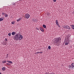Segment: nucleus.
<instances>
[{
    "instance_id": "f257e3e1",
    "label": "nucleus",
    "mask_w": 74,
    "mask_h": 74,
    "mask_svg": "<svg viewBox=\"0 0 74 74\" xmlns=\"http://www.w3.org/2000/svg\"><path fill=\"white\" fill-rule=\"evenodd\" d=\"M61 40L62 38L60 37L56 38L53 41L55 45H58V44L60 43V41Z\"/></svg>"
},
{
    "instance_id": "f03ea898",
    "label": "nucleus",
    "mask_w": 74,
    "mask_h": 74,
    "mask_svg": "<svg viewBox=\"0 0 74 74\" xmlns=\"http://www.w3.org/2000/svg\"><path fill=\"white\" fill-rule=\"evenodd\" d=\"M14 38L16 40H21L23 38V36L19 34H17L15 35L14 36Z\"/></svg>"
},
{
    "instance_id": "7ed1b4c3",
    "label": "nucleus",
    "mask_w": 74,
    "mask_h": 74,
    "mask_svg": "<svg viewBox=\"0 0 74 74\" xmlns=\"http://www.w3.org/2000/svg\"><path fill=\"white\" fill-rule=\"evenodd\" d=\"M25 17L26 19H29L30 17V15L29 14H26L25 15Z\"/></svg>"
},
{
    "instance_id": "20e7f679",
    "label": "nucleus",
    "mask_w": 74,
    "mask_h": 74,
    "mask_svg": "<svg viewBox=\"0 0 74 74\" xmlns=\"http://www.w3.org/2000/svg\"><path fill=\"white\" fill-rule=\"evenodd\" d=\"M18 6V5H17V3H13L12 4V6L13 7H14V6H15V5Z\"/></svg>"
},
{
    "instance_id": "39448f33",
    "label": "nucleus",
    "mask_w": 74,
    "mask_h": 74,
    "mask_svg": "<svg viewBox=\"0 0 74 74\" xmlns=\"http://www.w3.org/2000/svg\"><path fill=\"white\" fill-rule=\"evenodd\" d=\"M40 29L42 32H44V29L42 28H40Z\"/></svg>"
},
{
    "instance_id": "423d86ee",
    "label": "nucleus",
    "mask_w": 74,
    "mask_h": 74,
    "mask_svg": "<svg viewBox=\"0 0 74 74\" xmlns=\"http://www.w3.org/2000/svg\"><path fill=\"white\" fill-rule=\"evenodd\" d=\"M66 29H71V28H70V27L69 26V25H66Z\"/></svg>"
},
{
    "instance_id": "0eeeda50",
    "label": "nucleus",
    "mask_w": 74,
    "mask_h": 74,
    "mask_svg": "<svg viewBox=\"0 0 74 74\" xmlns=\"http://www.w3.org/2000/svg\"><path fill=\"white\" fill-rule=\"evenodd\" d=\"M66 42H70V40H69V38H67L66 39Z\"/></svg>"
},
{
    "instance_id": "6e6552de",
    "label": "nucleus",
    "mask_w": 74,
    "mask_h": 74,
    "mask_svg": "<svg viewBox=\"0 0 74 74\" xmlns=\"http://www.w3.org/2000/svg\"><path fill=\"white\" fill-rule=\"evenodd\" d=\"M56 23L57 25V26H59V23H58V20H56Z\"/></svg>"
},
{
    "instance_id": "1a4fd4ad",
    "label": "nucleus",
    "mask_w": 74,
    "mask_h": 74,
    "mask_svg": "<svg viewBox=\"0 0 74 74\" xmlns=\"http://www.w3.org/2000/svg\"><path fill=\"white\" fill-rule=\"evenodd\" d=\"M15 34H16V32H13L12 33V36H14Z\"/></svg>"
},
{
    "instance_id": "9d476101",
    "label": "nucleus",
    "mask_w": 74,
    "mask_h": 74,
    "mask_svg": "<svg viewBox=\"0 0 74 74\" xmlns=\"http://www.w3.org/2000/svg\"><path fill=\"white\" fill-rule=\"evenodd\" d=\"M2 71H4L5 70V67H3L2 69Z\"/></svg>"
},
{
    "instance_id": "9b49d317",
    "label": "nucleus",
    "mask_w": 74,
    "mask_h": 74,
    "mask_svg": "<svg viewBox=\"0 0 74 74\" xmlns=\"http://www.w3.org/2000/svg\"><path fill=\"white\" fill-rule=\"evenodd\" d=\"M7 62H8V63H11V64H12V61H10L7 60Z\"/></svg>"
},
{
    "instance_id": "f8f14e48",
    "label": "nucleus",
    "mask_w": 74,
    "mask_h": 74,
    "mask_svg": "<svg viewBox=\"0 0 74 74\" xmlns=\"http://www.w3.org/2000/svg\"><path fill=\"white\" fill-rule=\"evenodd\" d=\"M69 42H66L65 43V45H69Z\"/></svg>"
},
{
    "instance_id": "ddd939ff",
    "label": "nucleus",
    "mask_w": 74,
    "mask_h": 74,
    "mask_svg": "<svg viewBox=\"0 0 74 74\" xmlns=\"http://www.w3.org/2000/svg\"><path fill=\"white\" fill-rule=\"evenodd\" d=\"M67 25H64L63 26V27L64 29H66Z\"/></svg>"
},
{
    "instance_id": "4468645a",
    "label": "nucleus",
    "mask_w": 74,
    "mask_h": 74,
    "mask_svg": "<svg viewBox=\"0 0 74 74\" xmlns=\"http://www.w3.org/2000/svg\"><path fill=\"white\" fill-rule=\"evenodd\" d=\"M43 27L45 29V28L47 27H46V25H43Z\"/></svg>"
},
{
    "instance_id": "2eb2a0df",
    "label": "nucleus",
    "mask_w": 74,
    "mask_h": 74,
    "mask_svg": "<svg viewBox=\"0 0 74 74\" xmlns=\"http://www.w3.org/2000/svg\"><path fill=\"white\" fill-rule=\"evenodd\" d=\"M21 19H22V18H20L19 19L17 20V22H19V21H21Z\"/></svg>"
},
{
    "instance_id": "dca6fc26",
    "label": "nucleus",
    "mask_w": 74,
    "mask_h": 74,
    "mask_svg": "<svg viewBox=\"0 0 74 74\" xmlns=\"http://www.w3.org/2000/svg\"><path fill=\"white\" fill-rule=\"evenodd\" d=\"M33 22H36V19L34 18L33 19Z\"/></svg>"
},
{
    "instance_id": "f3484780",
    "label": "nucleus",
    "mask_w": 74,
    "mask_h": 74,
    "mask_svg": "<svg viewBox=\"0 0 74 74\" xmlns=\"http://www.w3.org/2000/svg\"><path fill=\"white\" fill-rule=\"evenodd\" d=\"M7 62V61L6 60H5L4 61H2L3 63H5Z\"/></svg>"
},
{
    "instance_id": "a211bd4d",
    "label": "nucleus",
    "mask_w": 74,
    "mask_h": 74,
    "mask_svg": "<svg viewBox=\"0 0 74 74\" xmlns=\"http://www.w3.org/2000/svg\"><path fill=\"white\" fill-rule=\"evenodd\" d=\"M5 16L6 18H7V17H8V14H5Z\"/></svg>"
},
{
    "instance_id": "6ab92c4d",
    "label": "nucleus",
    "mask_w": 74,
    "mask_h": 74,
    "mask_svg": "<svg viewBox=\"0 0 74 74\" xmlns=\"http://www.w3.org/2000/svg\"><path fill=\"white\" fill-rule=\"evenodd\" d=\"M4 20V19L3 18H0V21H3Z\"/></svg>"
},
{
    "instance_id": "aec40b11",
    "label": "nucleus",
    "mask_w": 74,
    "mask_h": 74,
    "mask_svg": "<svg viewBox=\"0 0 74 74\" xmlns=\"http://www.w3.org/2000/svg\"><path fill=\"white\" fill-rule=\"evenodd\" d=\"M8 35L9 36V37H10V36H11V33H9V34H8Z\"/></svg>"
},
{
    "instance_id": "412c9836",
    "label": "nucleus",
    "mask_w": 74,
    "mask_h": 74,
    "mask_svg": "<svg viewBox=\"0 0 74 74\" xmlns=\"http://www.w3.org/2000/svg\"><path fill=\"white\" fill-rule=\"evenodd\" d=\"M72 66L74 67V63H72L71 64Z\"/></svg>"
},
{
    "instance_id": "4be33fe9",
    "label": "nucleus",
    "mask_w": 74,
    "mask_h": 74,
    "mask_svg": "<svg viewBox=\"0 0 74 74\" xmlns=\"http://www.w3.org/2000/svg\"><path fill=\"white\" fill-rule=\"evenodd\" d=\"M71 27H72V29H73L74 30V25H72Z\"/></svg>"
},
{
    "instance_id": "5701e85b",
    "label": "nucleus",
    "mask_w": 74,
    "mask_h": 74,
    "mask_svg": "<svg viewBox=\"0 0 74 74\" xmlns=\"http://www.w3.org/2000/svg\"><path fill=\"white\" fill-rule=\"evenodd\" d=\"M12 24V25H14V23H15V21L12 22H11Z\"/></svg>"
},
{
    "instance_id": "b1692460",
    "label": "nucleus",
    "mask_w": 74,
    "mask_h": 74,
    "mask_svg": "<svg viewBox=\"0 0 74 74\" xmlns=\"http://www.w3.org/2000/svg\"><path fill=\"white\" fill-rule=\"evenodd\" d=\"M48 48L49 49H51V46H49L48 47Z\"/></svg>"
},
{
    "instance_id": "393cba45",
    "label": "nucleus",
    "mask_w": 74,
    "mask_h": 74,
    "mask_svg": "<svg viewBox=\"0 0 74 74\" xmlns=\"http://www.w3.org/2000/svg\"><path fill=\"white\" fill-rule=\"evenodd\" d=\"M2 14L3 15H5V14L4 12H2Z\"/></svg>"
},
{
    "instance_id": "a878e982",
    "label": "nucleus",
    "mask_w": 74,
    "mask_h": 74,
    "mask_svg": "<svg viewBox=\"0 0 74 74\" xmlns=\"http://www.w3.org/2000/svg\"><path fill=\"white\" fill-rule=\"evenodd\" d=\"M3 45H6V43L5 42H3Z\"/></svg>"
},
{
    "instance_id": "bb28decb",
    "label": "nucleus",
    "mask_w": 74,
    "mask_h": 74,
    "mask_svg": "<svg viewBox=\"0 0 74 74\" xmlns=\"http://www.w3.org/2000/svg\"><path fill=\"white\" fill-rule=\"evenodd\" d=\"M6 58H8V54H7L6 57Z\"/></svg>"
},
{
    "instance_id": "cd10ccee",
    "label": "nucleus",
    "mask_w": 74,
    "mask_h": 74,
    "mask_svg": "<svg viewBox=\"0 0 74 74\" xmlns=\"http://www.w3.org/2000/svg\"><path fill=\"white\" fill-rule=\"evenodd\" d=\"M47 14L48 15H49L50 14V13H49V12H47Z\"/></svg>"
},
{
    "instance_id": "c85d7f7f",
    "label": "nucleus",
    "mask_w": 74,
    "mask_h": 74,
    "mask_svg": "<svg viewBox=\"0 0 74 74\" xmlns=\"http://www.w3.org/2000/svg\"><path fill=\"white\" fill-rule=\"evenodd\" d=\"M71 69H74V68H73V66H72L71 68Z\"/></svg>"
},
{
    "instance_id": "c756f323",
    "label": "nucleus",
    "mask_w": 74,
    "mask_h": 74,
    "mask_svg": "<svg viewBox=\"0 0 74 74\" xmlns=\"http://www.w3.org/2000/svg\"><path fill=\"white\" fill-rule=\"evenodd\" d=\"M8 65H10V63H6Z\"/></svg>"
},
{
    "instance_id": "7c9ffc66",
    "label": "nucleus",
    "mask_w": 74,
    "mask_h": 74,
    "mask_svg": "<svg viewBox=\"0 0 74 74\" xmlns=\"http://www.w3.org/2000/svg\"><path fill=\"white\" fill-rule=\"evenodd\" d=\"M72 66H71V65H69V67H70V68H71Z\"/></svg>"
},
{
    "instance_id": "2f4dec72",
    "label": "nucleus",
    "mask_w": 74,
    "mask_h": 74,
    "mask_svg": "<svg viewBox=\"0 0 74 74\" xmlns=\"http://www.w3.org/2000/svg\"><path fill=\"white\" fill-rule=\"evenodd\" d=\"M5 41H8L7 39L6 38L5 39Z\"/></svg>"
},
{
    "instance_id": "473e14b6",
    "label": "nucleus",
    "mask_w": 74,
    "mask_h": 74,
    "mask_svg": "<svg viewBox=\"0 0 74 74\" xmlns=\"http://www.w3.org/2000/svg\"><path fill=\"white\" fill-rule=\"evenodd\" d=\"M53 0V1H54V2H56V0Z\"/></svg>"
},
{
    "instance_id": "72a5a7b5",
    "label": "nucleus",
    "mask_w": 74,
    "mask_h": 74,
    "mask_svg": "<svg viewBox=\"0 0 74 74\" xmlns=\"http://www.w3.org/2000/svg\"><path fill=\"white\" fill-rule=\"evenodd\" d=\"M43 53V52L42 51L40 52V53L41 54V53Z\"/></svg>"
},
{
    "instance_id": "f704fd0d",
    "label": "nucleus",
    "mask_w": 74,
    "mask_h": 74,
    "mask_svg": "<svg viewBox=\"0 0 74 74\" xmlns=\"http://www.w3.org/2000/svg\"><path fill=\"white\" fill-rule=\"evenodd\" d=\"M50 74H55V73H50Z\"/></svg>"
},
{
    "instance_id": "c9c22d12",
    "label": "nucleus",
    "mask_w": 74,
    "mask_h": 74,
    "mask_svg": "<svg viewBox=\"0 0 74 74\" xmlns=\"http://www.w3.org/2000/svg\"><path fill=\"white\" fill-rule=\"evenodd\" d=\"M36 29H37V30H39V28H36Z\"/></svg>"
},
{
    "instance_id": "e433bc0d",
    "label": "nucleus",
    "mask_w": 74,
    "mask_h": 74,
    "mask_svg": "<svg viewBox=\"0 0 74 74\" xmlns=\"http://www.w3.org/2000/svg\"><path fill=\"white\" fill-rule=\"evenodd\" d=\"M37 53H40V52H37Z\"/></svg>"
},
{
    "instance_id": "4c0bfd02",
    "label": "nucleus",
    "mask_w": 74,
    "mask_h": 74,
    "mask_svg": "<svg viewBox=\"0 0 74 74\" xmlns=\"http://www.w3.org/2000/svg\"><path fill=\"white\" fill-rule=\"evenodd\" d=\"M36 54H38V53H37V52H36Z\"/></svg>"
},
{
    "instance_id": "58836bf2",
    "label": "nucleus",
    "mask_w": 74,
    "mask_h": 74,
    "mask_svg": "<svg viewBox=\"0 0 74 74\" xmlns=\"http://www.w3.org/2000/svg\"><path fill=\"white\" fill-rule=\"evenodd\" d=\"M58 27H60V26L59 25H59H58Z\"/></svg>"
},
{
    "instance_id": "ea45409f",
    "label": "nucleus",
    "mask_w": 74,
    "mask_h": 74,
    "mask_svg": "<svg viewBox=\"0 0 74 74\" xmlns=\"http://www.w3.org/2000/svg\"><path fill=\"white\" fill-rule=\"evenodd\" d=\"M45 74H48V73H45Z\"/></svg>"
},
{
    "instance_id": "a19ab883",
    "label": "nucleus",
    "mask_w": 74,
    "mask_h": 74,
    "mask_svg": "<svg viewBox=\"0 0 74 74\" xmlns=\"http://www.w3.org/2000/svg\"><path fill=\"white\" fill-rule=\"evenodd\" d=\"M0 74H1V72H0Z\"/></svg>"
}]
</instances>
